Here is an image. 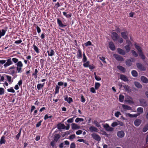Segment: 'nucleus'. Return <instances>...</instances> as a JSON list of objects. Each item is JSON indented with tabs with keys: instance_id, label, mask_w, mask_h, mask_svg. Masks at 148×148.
I'll list each match as a JSON object with an SVG mask.
<instances>
[{
	"instance_id": "nucleus-1",
	"label": "nucleus",
	"mask_w": 148,
	"mask_h": 148,
	"mask_svg": "<svg viewBox=\"0 0 148 148\" xmlns=\"http://www.w3.org/2000/svg\"><path fill=\"white\" fill-rule=\"evenodd\" d=\"M15 58H9L6 60H0V67L2 68L3 66L4 68H6L7 67L12 65L13 63L16 62V59Z\"/></svg>"
},
{
	"instance_id": "nucleus-2",
	"label": "nucleus",
	"mask_w": 148,
	"mask_h": 148,
	"mask_svg": "<svg viewBox=\"0 0 148 148\" xmlns=\"http://www.w3.org/2000/svg\"><path fill=\"white\" fill-rule=\"evenodd\" d=\"M15 59L16 60V62L14 63L16 66V69L18 73H21L22 72V68L23 66V64L21 61H18L17 58H15Z\"/></svg>"
},
{
	"instance_id": "nucleus-3",
	"label": "nucleus",
	"mask_w": 148,
	"mask_h": 148,
	"mask_svg": "<svg viewBox=\"0 0 148 148\" xmlns=\"http://www.w3.org/2000/svg\"><path fill=\"white\" fill-rule=\"evenodd\" d=\"M103 127L107 131L112 132L114 130V128L109 126V125L107 123L104 124L103 125Z\"/></svg>"
},
{
	"instance_id": "nucleus-4",
	"label": "nucleus",
	"mask_w": 148,
	"mask_h": 148,
	"mask_svg": "<svg viewBox=\"0 0 148 148\" xmlns=\"http://www.w3.org/2000/svg\"><path fill=\"white\" fill-rule=\"evenodd\" d=\"M91 136L95 140L97 141H100L101 138L97 134L93 133L91 134Z\"/></svg>"
},
{
	"instance_id": "nucleus-5",
	"label": "nucleus",
	"mask_w": 148,
	"mask_h": 148,
	"mask_svg": "<svg viewBox=\"0 0 148 148\" xmlns=\"http://www.w3.org/2000/svg\"><path fill=\"white\" fill-rule=\"evenodd\" d=\"M111 37L114 41H117L118 39L119 36L116 33L113 32L112 33Z\"/></svg>"
},
{
	"instance_id": "nucleus-6",
	"label": "nucleus",
	"mask_w": 148,
	"mask_h": 148,
	"mask_svg": "<svg viewBox=\"0 0 148 148\" xmlns=\"http://www.w3.org/2000/svg\"><path fill=\"white\" fill-rule=\"evenodd\" d=\"M57 23L59 26L60 27H63L66 26V25L65 24H63L62 21L60 20L59 18H57Z\"/></svg>"
},
{
	"instance_id": "nucleus-7",
	"label": "nucleus",
	"mask_w": 148,
	"mask_h": 148,
	"mask_svg": "<svg viewBox=\"0 0 148 148\" xmlns=\"http://www.w3.org/2000/svg\"><path fill=\"white\" fill-rule=\"evenodd\" d=\"M136 65L137 67L140 70L143 71L145 70V68L141 63H136Z\"/></svg>"
},
{
	"instance_id": "nucleus-8",
	"label": "nucleus",
	"mask_w": 148,
	"mask_h": 148,
	"mask_svg": "<svg viewBox=\"0 0 148 148\" xmlns=\"http://www.w3.org/2000/svg\"><path fill=\"white\" fill-rule=\"evenodd\" d=\"M114 58L118 61H123L124 59L122 57L118 54H114Z\"/></svg>"
},
{
	"instance_id": "nucleus-9",
	"label": "nucleus",
	"mask_w": 148,
	"mask_h": 148,
	"mask_svg": "<svg viewBox=\"0 0 148 148\" xmlns=\"http://www.w3.org/2000/svg\"><path fill=\"white\" fill-rule=\"evenodd\" d=\"M125 134L123 131L121 130L118 131L117 132V135L119 138H122L125 136Z\"/></svg>"
},
{
	"instance_id": "nucleus-10",
	"label": "nucleus",
	"mask_w": 148,
	"mask_h": 148,
	"mask_svg": "<svg viewBox=\"0 0 148 148\" xmlns=\"http://www.w3.org/2000/svg\"><path fill=\"white\" fill-rule=\"evenodd\" d=\"M121 35L122 37L125 39L127 40L128 39V33L127 31L123 32L121 33Z\"/></svg>"
},
{
	"instance_id": "nucleus-11",
	"label": "nucleus",
	"mask_w": 148,
	"mask_h": 148,
	"mask_svg": "<svg viewBox=\"0 0 148 148\" xmlns=\"http://www.w3.org/2000/svg\"><path fill=\"white\" fill-rule=\"evenodd\" d=\"M89 131L91 132H98V129L96 127L93 126H91L89 128Z\"/></svg>"
},
{
	"instance_id": "nucleus-12",
	"label": "nucleus",
	"mask_w": 148,
	"mask_h": 148,
	"mask_svg": "<svg viewBox=\"0 0 148 148\" xmlns=\"http://www.w3.org/2000/svg\"><path fill=\"white\" fill-rule=\"evenodd\" d=\"M82 52L80 49H78V51L77 53V58L78 59H81L82 58Z\"/></svg>"
},
{
	"instance_id": "nucleus-13",
	"label": "nucleus",
	"mask_w": 148,
	"mask_h": 148,
	"mask_svg": "<svg viewBox=\"0 0 148 148\" xmlns=\"http://www.w3.org/2000/svg\"><path fill=\"white\" fill-rule=\"evenodd\" d=\"M6 77L7 80L8 82L10 84H11L13 82V80L12 79V77L8 75H5Z\"/></svg>"
},
{
	"instance_id": "nucleus-14",
	"label": "nucleus",
	"mask_w": 148,
	"mask_h": 148,
	"mask_svg": "<svg viewBox=\"0 0 148 148\" xmlns=\"http://www.w3.org/2000/svg\"><path fill=\"white\" fill-rule=\"evenodd\" d=\"M109 48L112 51H114L115 49V47L112 42H110L109 44Z\"/></svg>"
},
{
	"instance_id": "nucleus-15",
	"label": "nucleus",
	"mask_w": 148,
	"mask_h": 148,
	"mask_svg": "<svg viewBox=\"0 0 148 148\" xmlns=\"http://www.w3.org/2000/svg\"><path fill=\"white\" fill-rule=\"evenodd\" d=\"M117 50L118 53L121 55H124L125 54V51L121 48H118Z\"/></svg>"
},
{
	"instance_id": "nucleus-16",
	"label": "nucleus",
	"mask_w": 148,
	"mask_h": 148,
	"mask_svg": "<svg viewBox=\"0 0 148 148\" xmlns=\"http://www.w3.org/2000/svg\"><path fill=\"white\" fill-rule=\"evenodd\" d=\"M71 127L72 129H79L80 128L79 126L77 125V124L73 123L71 124Z\"/></svg>"
},
{
	"instance_id": "nucleus-17",
	"label": "nucleus",
	"mask_w": 148,
	"mask_h": 148,
	"mask_svg": "<svg viewBox=\"0 0 148 148\" xmlns=\"http://www.w3.org/2000/svg\"><path fill=\"white\" fill-rule=\"evenodd\" d=\"M141 123V120L139 119H137L135 120L134 124L135 126H138Z\"/></svg>"
},
{
	"instance_id": "nucleus-18",
	"label": "nucleus",
	"mask_w": 148,
	"mask_h": 148,
	"mask_svg": "<svg viewBox=\"0 0 148 148\" xmlns=\"http://www.w3.org/2000/svg\"><path fill=\"white\" fill-rule=\"evenodd\" d=\"M120 78L121 79L125 82L128 81V80L127 77L124 75H121L120 76Z\"/></svg>"
},
{
	"instance_id": "nucleus-19",
	"label": "nucleus",
	"mask_w": 148,
	"mask_h": 148,
	"mask_svg": "<svg viewBox=\"0 0 148 148\" xmlns=\"http://www.w3.org/2000/svg\"><path fill=\"white\" fill-rule=\"evenodd\" d=\"M58 128L59 130L64 129L65 126L64 124H59L58 125Z\"/></svg>"
},
{
	"instance_id": "nucleus-20",
	"label": "nucleus",
	"mask_w": 148,
	"mask_h": 148,
	"mask_svg": "<svg viewBox=\"0 0 148 148\" xmlns=\"http://www.w3.org/2000/svg\"><path fill=\"white\" fill-rule=\"evenodd\" d=\"M134 46L135 48L138 50L139 53H139H141L143 52L141 47L140 46H138L136 43H135L134 44Z\"/></svg>"
},
{
	"instance_id": "nucleus-21",
	"label": "nucleus",
	"mask_w": 148,
	"mask_h": 148,
	"mask_svg": "<svg viewBox=\"0 0 148 148\" xmlns=\"http://www.w3.org/2000/svg\"><path fill=\"white\" fill-rule=\"evenodd\" d=\"M141 80L142 82L145 83H148V79L144 76L141 77Z\"/></svg>"
},
{
	"instance_id": "nucleus-22",
	"label": "nucleus",
	"mask_w": 148,
	"mask_h": 148,
	"mask_svg": "<svg viewBox=\"0 0 148 148\" xmlns=\"http://www.w3.org/2000/svg\"><path fill=\"white\" fill-rule=\"evenodd\" d=\"M60 135L58 134H56L53 137L54 140L55 141L57 142L59 139L60 138Z\"/></svg>"
},
{
	"instance_id": "nucleus-23",
	"label": "nucleus",
	"mask_w": 148,
	"mask_h": 148,
	"mask_svg": "<svg viewBox=\"0 0 148 148\" xmlns=\"http://www.w3.org/2000/svg\"><path fill=\"white\" fill-rule=\"evenodd\" d=\"M47 52L49 56H52L54 55L55 52L52 49L50 51H47Z\"/></svg>"
},
{
	"instance_id": "nucleus-24",
	"label": "nucleus",
	"mask_w": 148,
	"mask_h": 148,
	"mask_svg": "<svg viewBox=\"0 0 148 148\" xmlns=\"http://www.w3.org/2000/svg\"><path fill=\"white\" fill-rule=\"evenodd\" d=\"M5 137L4 136H2L0 139V144L2 145V144H5L6 140H5Z\"/></svg>"
},
{
	"instance_id": "nucleus-25",
	"label": "nucleus",
	"mask_w": 148,
	"mask_h": 148,
	"mask_svg": "<svg viewBox=\"0 0 148 148\" xmlns=\"http://www.w3.org/2000/svg\"><path fill=\"white\" fill-rule=\"evenodd\" d=\"M139 101L142 106H144L146 105V101L144 99H141Z\"/></svg>"
},
{
	"instance_id": "nucleus-26",
	"label": "nucleus",
	"mask_w": 148,
	"mask_h": 148,
	"mask_svg": "<svg viewBox=\"0 0 148 148\" xmlns=\"http://www.w3.org/2000/svg\"><path fill=\"white\" fill-rule=\"evenodd\" d=\"M117 68L119 70L122 71L123 73H125V68L122 66L120 65L118 66H117Z\"/></svg>"
},
{
	"instance_id": "nucleus-27",
	"label": "nucleus",
	"mask_w": 148,
	"mask_h": 148,
	"mask_svg": "<svg viewBox=\"0 0 148 148\" xmlns=\"http://www.w3.org/2000/svg\"><path fill=\"white\" fill-rule=\"evenodd\" d=\"M122 107L124 109L126 110H132V108L130 107L125 105L123 104L122 105Z\"/></svg>"
},
{
	"instance_id": "nucleus-28",
	"label": "nucleus",
	"mask_w": 148,
	"mask_h": 148,
	"mask_svg": "<svg viewBox=\"0 0 148 148\" xmlns=\"http://www.w3.org/2000/svg\"><path fill=\"white\" fill-rule=\"evenodd\" d=\"M7 30L2 29L1 31H0V38H1V36H3L5 34Z\"/></svg>"
},
{
	"instance_id": "nucleus-29",
	"label": "nucleus",
	"mask_w": 148,
	"mask_h": 148,
	"mask_svg": "<svg viewBox=\"0 0 148 148\" xmlns=\"http://www.w3.org/2000/svg\"><path fill=\"white\" fill-rule=\"evenodd\" d=\"M125 63L127 66H130L132 65L131 60L129 59H127Z\"/></svg>"
},
{
	"instance_id": "nucleus-30",
	"label": "nucleus",
	"mask_w": 148,
	"mask_h": 148,
	"mask_svg": "<svg viewBox=\"0 0 148 148\" xmlns=\"http://www.w3.org/2000/svg\"><path fill=\"white\" fill-rule=\"evenodd\" d=\"M63 13L64 15L67 18H70L72 16V14L71 13L67 14L66 12H63Z\"/></svg>"
},
{
	"instance_id": "nucleus-31",
	"label": "nucleus",
	"mask_w": 148,
	"mask_h": 148,
	"mask_svg": "<svg viewBox=\"0 0 148 148\" xmlns=\"http://www.w3.org/2000/svg\"><path fill=\"white\" fill-rule=\"evenodd\" d=\"M9 74L12 75V76H13L14 74L15 73V70H12L8 69V70Z\"/></svg>"
},
{
	"instance_id": "nucleus-32",
	"label": "nucleus",
	"mask_w": 148,
	"mask_h": 148,
	"mask_svg": "<svg viewBox=\"0 0 148 148\" xmlns=\"http://www.w3.org/2000/svg\"><path fill=\"white\" fill-rule=\"evenodd\" d=\"M83 66L84 67H88L90 65V62L89 61H86L85 62H83Z\"/></svg>"
},
{
	"instance_id": "nucleus-33",
	"label": "nucleus",
	"mask_w": 148,
	"mask_h": 148,
	"mask_svg": "<svg viewBox=\"0 0 148 148\" xmlns=\"http://www.w3.org/2000/svg\"><path fill=\"white\" fill-rule=\"evenodd\" d=\"M33 47L36 53H38L39 52L38 48L34 44L33 45Z\"/></svg>"
},
{
	"instance_id": "nucleus-34",
	"label": "nucleus",
	"mask_w": 148,
	"mask_h": 148,
	"mask_svg": "<svg viewBox=\"0 0 148 148\" xmlns=\"http://www.w3.org/2000/svg\"><path fill=\"white\" fill-rule=\"evenodd\" d=\"M101 86L100 84L98 82H95V89L96 90H98Z\"/></svg>"
},
{
	"instance_id": "nucleus-35",
	"label": "nucleus",
	"mask_w": 148,
	"mask_h": 148,
	"mask_svg": "<svg viewBox=\"0 0 148 148\" xmlns=\"http://www.w3.org/2000/svg\"><path fill=\"white\" fill-rule=\"evenodd\" d=\"M82 61L83 62H85L87 61V58L84 52L83 53V58L82 59Z\"/></svg>"
},
{
	"instance_id": "nucleus-36",
	"label": "nucleus",
	"mask_w": 148,
	"mask_h": 148,
	"mask_svg": "<svg viewBox=\"0 0 148 148\" xmlns=\"http://www.w3.org/2000/svg\"><path fill=\"white\" fill-rule=\"evenodd\" d=\"M93 123L95 125V126L97 127H100V125L99 123L97 121V120H94L93 121Z\"/></svg>"
},
{
	"instance_id": "nucleus-37",
	"label": "nucleus",
	"mask_w": 148,
	"mask_h": 148,
	"mask_svg": "<svg viewBox=\"0 0 148 148\" xmlns=\"http://www.w3.org/2000/svg\"><path fill=\"white\" fill-rule=\"evenodd\" d=\"M124 47L127 52H128L130 50V47L129 45L125 46Z\"/></svg>"
},
{
	"instance_id": "nucleus-38",
	"label": "nucleus",
	"mask_w": 148,
	"mask_h": 148,
	"mask_svg": "<svg viewBox=\"0 0 148 148\" xmlns=\"http://www.w3.org/2000/svg\"><path fill=\"white\" fill-rule=\"evenodd\" d=\"M131 52L132 53V55L135 57H138V55L137 53L134 50H132Z\"/></svg>"
},
{
	"instance_id": "nucleus-39",
	"label": "nucleus",
	"mask_w": 148,
	"mask_h": 148,
	"mask_svg": "<svg viewBox=\"0 0 148 148\" xmlns=\"http://www.w3.org/2000/svg\"><path fill=\"white\" fill-rule=\"evenodd\" d=\"M132 74L133 76L134 77H136L137 76L138 74L137 73L136 71L133 70L132 71Z\"/></svg>"
},
{
	"instance_id": "nucleus-40",
	"label": "nucleus",
	"mask_w": 148,
	"mask_h": 148,
	"mask_svg": "<svg viewBox=\"0 0 148 148\" xmlns=\"http://www.w3.org/2000/svg\"><path fill=\"white\" fill-rule=\"evenodd\" d=\"M137 111L140 114L142 113L143 112V108L141 107L138 108L137 109Z\"/></svg>"
},
{
	"instance_id": "nucleus-41",
	"label": "nucleus",
	"mask_w": 148,
	"mask_h": 148,
	"mask_svg": "<svg viewBox=\"0 0 148 148\" xmlns=\"http://www.w3.org/2000/svg\"><path fill=\"white\" fill-rule=\"evenodd\" d=\"M60 87L58 86H56L55 89V94H58L59 92V90L60 89Z\"/></svg>"
},
{
	"instance_id": "nucleus-42",
	"label": "nucleus",
	"mask_w": 148,
	"mask_h": 148,
	"mask_svg": "<svg viewBox=\"0 0 148 148\" xmlns=\"http://www.w3.org/2000/svg\"><path fill=\"white\" fill-rule=\"evenodd\" d=\"M94 75H95V79L97 81H100L101 80V78L99 76H97L96 75L95 72L94 73Z\"/></svg>"
},
{
	"instance_id": "nucleus-43",
	"label": "nucleus",
	"mask_w": 148,
	"mask_h": 148,
	"mask_svg": "<svg viewBox=\"0 0 148 148\" xmlns=\"http://www.w3.org/2000/svg\"><path fill=\"white\" fill-rule=\"evenodd\" d=\"M124 96L122 95H120L119 98V101L121 102H123L124 100Z\"/></svg>"
},
{
	"instance_id": "nucleus-44",
	"label": "nucleus",
	"mask_w": 148,
	"mask_h": 148,
	"mask_svg": "<svg viewBox=\"0 0 148 148\" xmlns=\"http://www.w3.org/2000/svg\"><path fill=\"white\" fill-rule=\"evenodd\" d=\"M84 121V119L83 118H77L76 119L75 121L76 123H78L79 121Z\"/></svg>"
},
{
	"instance_id": "nucleus-45",
	"label": "nucleus",
	"mask_w": 148,
	"mask_h": 148,
	"mask_svg": "<svg viewBox=\"0 0 148 148\" xmlns=\"http://www.w3.org/2000/svg\"><path fill=\"white\" fill-rule=\"evenodd\" d=\"M7 91L9 92H10L12 93H14L15 92V90L13 89L12 87H10V88L8 89H7Z\"/></svg>"
},
{
	"instance_id": "nucleus-46",
	"label": "nucleus",
	"mask_w": 148,
	"mask_h": 148,
	"mask_svg": "<svg viewBox=\"0 0 148 148\" xmlns=\"http://www.w3.org/2000/svg\"><path fill=\"white\" fill-rule=\"evenodd\" d=\"M135 86L138 88H140L142 87V85L138 82H136L134 83Z\"/></svg>"
},
{
	"instance_id": "nucleus-47",
	"label": "nucleus",
	"mask_w": 148,
	"mask_h": 148,
	"mask_svg": "<svg viewBox=\"0 0 148 148\" xmlns=\"http://www.w3.org/2000/svg\"><path fill=\"white\" fill-rule=\"evenodd\" d=\"M128 115L129 117H136L138 115H137V114H132L130 113H128Z\"/></svg>"
},
{
	"instance_id": "nucleus-48",
	"label": "nucleus",
	"mask_w": 148,
	"mask_h": 148,
	"mask_svg": "<svg viewBox=\"0 0 148 148\" xmlns=\"http://www.w3.org/2000/svg\"><path fill=\"white\" fill-rule=\"evenodd\" d=\"M139 55L142 59L144 60L145 59V57L144 55L143 52L141 53H139Z\"/></svg>"
},
{
	"instance_id": "nucleus-49",
	"label": "nucleus",
	"mask_w": 148,
	"mask_h": 148,
	"mask_svg": "<svg viewBox=\"0 0 148 148\" xmlns=\"http://www.w3.org/2000/svg\"><path fill=\"white\" fill-rule=\"evenodd\" d=\"M43 87V85L40 84H38L37 85V88L38 90L41 89Z\"/></svg>"
},
{
	"instance_id": "nucleus-50",
	"label": "nucleus",
	"mask_w": 148,
	"mask_h": 148,
	"mask_svg": "<svg viewBox=\"0 0 148 148\" xmlns=\"http://www.w3.org/2000/svg\"><path fill=\"white\" fill-rule=\"evenodd\" d=\"M148 130V125H147L145 126L143 128V131L144 132H146Z\"/></svg>"
},
{
	"instance_id": "nucleus-51",
	"label": "nucleus",
	"mask_w": 148,
	"mask_h": 148,
	"mask_svg": "<svg viewBox=\"0 0 148 148\" xmlns=\"http://www.w3.org/2000/svg\"><path fill=\"white\" fill-rule=\"evenodd\" d=\"M21 130L16 135V138L17 140H18L19 139V138L21 136Z\"/></svg>"
},
{
	"instance_id": "nucleus-52",
	"label": "nucleus",
	"mask_w": 148,
	"mask_h": 148,
	"mask_svg": "<svg viewBox=\"0 0 148 148\" xmlns=\"http://www.w3.org/2000/svg\"><path fill=\"white\" fill-rule=\"evenodd\" d=\"M4 90L3 88H0V95H2L4 94Z\"/></svg>"
},
{
	"instance_id": "nucleus-53",
	"label": "nucleus",
	"mask_w": 148,
	"mask_h": 148,
	"mask_svg": "<svg viewBox=\"0 0 148 148\" xmlns=\"http://www.w3.org/2000/svg\"><path fill=\"white\" fill-rule=\"evenodd\" d=\"M121 115V114L120 112L117 111L115 113L114 115L117 118H118L119 116Z\"/></svg>"
},
{
	"instance_id": "nucleus-54",
	"label": "nucleus",
	"mask_w": 148,
	"mask_h": 148,
	"mask_svg": "<svg viewBox=\"0 0 148 148\" xmlns=\"http://www.w3.org/2000/svg\"><path fill=\"white\" fill-rule=\"evenodd\" d=\"M99 58L104 63H106V62L105 60L106 58L105 57L102 56L100 57Z\"/></svg>"
},
{
	"instance_id": "nucleus-55",
	"label": "nucleus",
	"mask_w": 148,
	"mask_h": 148,
	"mask_svg": "<svg viewBox=\"0 0 148 148\" xmlns=\"http://www.w3.org/2000/svg\"><path fill=\"white\" fill-rule=\"evenodd\" d=\"M90 91L93 93H96L95 89L93 87H91L90 88Z\"/></svg>"
},
{
	"instance_id": "nucleus-56",
	"label": "nucleus",
	"mask_w": 148,
	"mask_h": 148,
	"mask_svg": "<svg viewBox=\"0 0 148 148\" xmlns=\"http://www.w3.org/2000/svg\"><path fill=\"white\" fill-rule=\"evenodd\" d=\"M85 101V99L84 96L83 95H81V101L83 103H84Z\"/></svg>"
},
{
	"instance_id": "nucleus-57",
	"label": "nucleus",
	"mask_w": 148,
	"mask_h": 148,
	"mask_svg": "<svg viewBox=\"0 0 148 148\" xmlns=\"http://www.w3.org/2000/svg\"><path fill=\"white\" fill-rule=\"evenodd\" d=\"M52 117V116L51 115L48 116L47 114H46L45 116L44 119L45 120H46L48 118H51Z\"/></svg>"
},
{
	"instance_id": "nucleus-58",
	"label": "nucleus",
	"mask_w": 148,
	"mask_h": 148,
	"mask_svg": "<svg viewBox=\"0 0 148 148\" xmlns=\"http://www.w3.org/2000/svg\"><path fill=\"white\" fill-rule=\"evenodd\" d=\"M118 125V123L116 122H114L112 123L111 125V126L112 127H115L117 126Z\"/></svg>"
},
{
	"instance_id": "nucleus-59",
	"label": "nucleus",
	"mask_w": 148,
	"mask_h": 148,
	"mask_svg": "<svg viewBox=\"0 0 148 148\" xmlns=\"http://www.w3.org/2000/svg\"><path fill=\"white\" fill-rule=\"evenodd\" d=\"M86 46H88L91 45L92 43L90 41H88L85 44Z\"/></svg>"
},
{
	"instance_id": "nucleus-60",
	"label": "nucleus",
	"mask_w": 148,
	"mask_h": 148,
	"mask_svg": "<svg viewBox=\"0 0 148 148\" xmlns=\"http://www.w3.org/2000/svg\"><path fill=\"white\" fill-rule=\"evenodd\" d=\"M77 141L79 142H83L86 144H87V142L83 139H79L77 140Z\"/></svg>"
},
{
	"instance_id": "nucleus-61",
	"label": "nucleus",
	"mask_w": 148,
	"mask_h": 148,
	"mask_svg": "<svg viewBox=\"0 0 148 148\" xmlns=\"http://www.w3.org/2000/svg\"><path fill=\"white\" fill-rule=\"evenodd\" d=\"M88 67L91 70H93L95 68V66L92 64L91 65L90 64Z\"/></svg>"
},
{
	"instance_id": "nucleus-62",
	"label": "nucleus",
	"mask_w": 148,
	"mask_h": 148,
	"mask_svg": "<svg viewBox=\"0 0 148 148\" xmlns=\"http://www.w3.org/2000/svg\"><path fill=\"white\" fill-rule=\"evenodd\" d=\"M75 144L74 143H72L70 146V148H75Z\"/></svg>"
},
{
	"instance_id": "nucleus-63",
	"label": "nucleus",
	"mask_w": 148,
	"mask_h": 148,
	"mask_svg": "<svg viewBox=\"0 0 148 148\" xmlns=\"http://www.w3.org/2000/svg\"><path fill=\"white\" fill-rule=\"evenodd\" d=\"M73 101V99L72 98L69 97L68 99L67 102L69 103H70Z\"/></svg>"
},
{
	"instance_id": "nucleus-64",
	"label": "nucleus",
	"mask_w": 148,
	"mask_h": 148,
	"mask_svg": "<svg viewBox=\"0 0 148 148\" xmlns=\"http://www.w3.org/2000/svg\"><path fill=\"white\" fill-rule=\"evenodd\" d=\"M75 134H72L70 136L69 138L70 140L72 139L75 138Z\"/></svg>"
}]
</instances>
